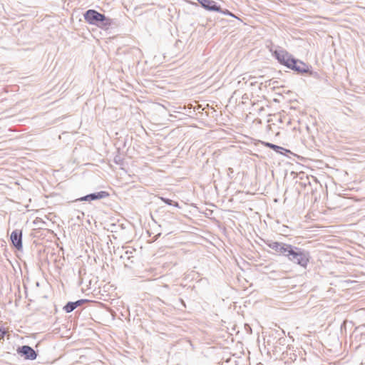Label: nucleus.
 <instances>
[{
  "instance_id": "obj_12",
  "label": "nucleus",
  "mask_w": 365,
  "mask_h": 365,
  "mask_svg": "<svg viewBox=\"0 0 365 365\" xmlns=\"http://www.w3.org/2000/svg\"><path fill=\"white\" fill-rule=\"evenodd\" d=\"M264 242L267 247H269L270 249L273 250L277 254H279V250H280L281 242H274V241L269 240L264 241Z\"/></svg>"
},
{
  "instance_id": "obj_16",
  "label": "nucleus",
  "mask_w": 365,
  "mask_h": 365,
  "mask_svg": "<svg viewBox=\"0 0 365 365\" xmlns=\"http://www.w3.org/2000/svg\"><path fill=\"white\" fill-rule=\"evenodd\" d=\"M6 334V331L4 329L0 328V340L4 339Z\"/></svg>"
},
{
  "instance_id": "obj_11",
  "label": "nucleus",
  "mask_w": 365,
  "mask_h": 365,
  "mask_svg": "<svg viewBox=\"0 0 365 365\" xmlns=\"http://www.w3.org/2000/svg\"><path fill=\"white\" fill-rule=\"evenodd\" d=\"M292 247V245L281 242L279 255L287 257Z\"/></svg>"
},
{
  "instance_id": "obj_8",
  "label": "nucleus",
  "mask_w": 365,
  "mask_h": 365,
  "mask_svg": "<svg viewBox=\"0 0 365 365\" xmlns=\"http://www.w3.org/2000/svg\"><path fill=\"white\" fill-rule=\"evenodd\" d=\"M19 352L22 354L27 359L34 360L36 359L37 354L29 346L24 345L19 349Z\"/></svg>"
},
{
  "instance_id": "obj_2",
  "label": "nucleus",
  "mask_w": 365,
  "mask_h": 365,
  "mask_svg": "<svg viewBox=\"0 0 365 365\" xmlns=\"http://www.w3.org/2000/svg\"><path fill=\"white\" fill-rule=\"evenodd\" d=\"M83 16L86 22L96 26H100L101 21L105 18L104 14L93 9L86 11Z\"/></svg>"
},
{
  "instance_id": "obj_15",
  "label": "nucleus",
  "mask_w": 365,
  "mask_h": 365,
  "mask_svg": "<svg viewBox=\"0 0 365 365\" xmlns=\"http://www.w3.org/2000/svg\"><path fill=\"white\" fill-rule=\"evenodd\" d=\"M160 200L169 205H174L176 207H180L178 202H173L172 200L165 198L163 197H161Z\"/></svg>"
},
{
  "instance_id": "obj_13",
  "label": "nucleus",
  "mask_w": 365,
  "mask_h": 365,
  "mask_svg": "<svg viewBox=\"0 0 365 365\" xmlns=\"http://www.w3.org/2000/svg\"><path fill=\"white\" fill-rule=\"evenodd\" d=\"M264 145L266 147L269 148L274 150L277 153H282L281 150H284L283 148H282L280 146H278L277 145L272 144L271 143H264Z\"/></svg>"
},
{
  "instance_id": "obj_9",
  "label": "nucleus",
  "mask_w": 365,
  "mask_h": 365,
  "mask_svg": "<svg viewBox=\"0 0 365 365\" xmlns=\"http://www.w3.org/2000/svg\"><path fill=\"white\" fill-rule=\"evenodd\" d=\"M109 194L106 191H101L98 192L91 193L84 197L79 198L78 200L80 201H93L98 199H103L108 197Z\"/></svg>"
},
{
  "instance_id": "obj_6",
  "label": "nucleus",
  "mask_w": 365,
  "mask_h": 365,
  "mask_svg": "<svg viewBox=\"0 0 365 365\" xmlns=\"http://www.w3.org/2000/svg\"><path fill=\"white\" fill-rule=\"evenodd\" d=\"M11 240L13 245L17 249L22 248V232L20 230H15L11 234Z\"/></svg>"
},
{
  "instance_id": "obj_1",
  "label": "nucleus",
  "mask_w": 365,
  "mask_h": 365,
  "mask_svg": "<svg viewBox=\"0 0 365 365\" xmlns=\"http://www.w3.org/2000/svg\"><path fill=\"white\" fill-rule=\"evenodd\" d=\"M309 257V253L307 251L295 246H293L287 257L289 261L304 268L307 266Z\"/></svg>"
},
{
  "instance_id": "obj_4",
  "label": "nucleus",
  "mask_w": 365,
  "mask_h": 365,
  "mask_svg": "<svg viewBox=\"0 0 365 365\" xmlns=\"http://www.w3.org/2000/svg\"><path fill=\"white\" fill-rule=\"evenodd\" d=\"M198 2L201 4V6L208 11H219L222 12L225 14H227L232 16H234V15L230 12L228 10H225V11H222L221 10V8L220 6H217L215 3V1L212 0H197Z\"/></svg>"
},
{
  "instance_id": "obj_5",
  "label": "nucleus",
  "mask_w": 365,
  "mask_h": 365,
  "mask_svg": "<svg viewBox=\"0 0 365 365\" xmlns=\"http://www.w3.org/2000/svg\"><path fill=\"white\" fill-rule=\"evenodd\" d=\"M275 56L280 63L286 66L289 68L292 64L291 61L294 59L289 53L283 50L276 51Z\"/></svg>"
},
{
  "instance_id": "obj_14",
  "label": "nucleus",
  "mask_w": 365,
  "mask_h": 365,
  "mask_svg": "<svg viewBox=\"0 0 365 365\" xmlns=\"http://www.w3.org/2000/svg\"><path fill=\"white\" fill-rule=\"evenodd\" d=\"M112 24V20L109 18H107L105 16L104 20H102L100 24V27L107 29Z\"/></svg>"
},
{
  "instance_id": "obj_3",
  "label": "nucleus",
  "mask_w": 365,
  "mask_h": 365,
  "mask_svg": "<svg viewBox=\"0 0 365 365\" xmlns=\"http://www.w3.org/2000/svg\"><path fill=\"white\" fill-rule=\"evenodd\" d=\"M158 212L160 215V220L162 223L160 226H167L175 224V217L173 212L165 210L163 207L159 208Z\"/></svg>"
},
{
  "instance_id": "obj_7",
  "label": "nucleus",
  "mask_w": 365,
  "mask_h": 365,
  "mask_svg": "<svg viewBox=\"0 0 365 365\" xmlns=\"http://www.w3.org/2000/svg\"><path fill=\"white\" fill-rule=\"evenodd\" d=\"M292 64L289 68L297 71L298 73H307L309 71V66L305 64L304 62L294 59V61H291Z\"/></svg>"
},
{
  "instance_id": "obj_10",
  "label": "nucleus",
  "mask_w": 365,
  "mask_h": 365,
  "mask_svg": "<svg viewBox=\"0 0 365 365\" xmlns=\"http://www.w3.org/2000/svg\"><path fill=\"white\" fill-rule=\"evenodd\" d=\"M86 302H88L87 299H79L76 302H69L64 306L63 309L66 311V312L70 313L76 307L82 305Z\"/></svg>"
}]
</instances>
